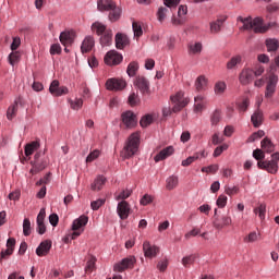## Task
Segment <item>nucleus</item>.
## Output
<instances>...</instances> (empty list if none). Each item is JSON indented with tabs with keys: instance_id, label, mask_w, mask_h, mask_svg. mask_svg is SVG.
<instances>
[{
	"instance_id": "nucleus-61",
	"label": "nucleus",
	"mask_w": 279,
	"mask_h": 279,
	"mask_svg": "<svg viewBox=\"0 0 279 279\" xmlns=\"http://www.w3.org/2000/svg\"><path fill=\"white\" fill-rule=\"evenodd\" d=\"M247 108H250V100L245 98L240 105L239 110L240 112H247Z\"/></svg>"
},
{
	"instance_id": "nucleus-32",
	"label": "nucleus",
	"mask_w": 279,
	"mask_h": 279,
	"mask_svg": "<svg viewBox=\"0 0 279 279\" xmlns=\"http://www.w3.org/2000/svg\"><path fill=\"white\" fill-rule=\"evenodd\" d=\"M59 40L64 46L72 45V43H73V33H71V32H62L60 34Z\"/></svg>"
},
{
	"instance_id": "nucleus-29",
	"label": "nucleus",
	"mask_w": 279,
	"mask_h": 279,
	"mask_svg": "<svg viewBox=\"0 0 279 279\" xmlns=\"http://www.w3.org/2000/svg\"><path fill=\"white\" fill-rule=\"evenodd\" d=\"M262 149L266 151V154H271L272 151L276 150V145L271 142L269 137H265L262 142Z\"/></svg>"
},
{
	"instance_id": "nucleus-52",
	"label": "nucleus",
	"mask_w": 279,
	"mask_h": 279,
	"mask_svg": "<svg viewBox=\"0 0 279 279\" xmlns=\"http://www.w3.org/2000/svg\"><path fill=\"white\" fill-rule=\"evenodd\" d=\"M216 204L218 206V208H226L227 204H228V196L221 194L218 196V199L216 201Z\"/></svg>"
},
{
	"instance_id": "nucleus-2",
	"label": "nucleus",
	"mask_w": 279,
	"mask_h": 279,
	"mask_svg": "<svg viewBox=\"0 0 279 279\" xmlns=\"http://www.w3.org/2000/svg\"><path fill=\"white\" fill-rule=\"evenodd\" d=\"M138 145H141V133L135 132L130 135L123 150L122 155L124 158H132L138 151Z\"/></svg>"
},
{
	"instance_id": "nucleus-16",
	"label": "nucleus",
	"mask_w": 279,
	"mask_h": 279,
	"mask_svg": "<svg viewBox=\"0 0 279 279\" xmlns=\"http://www.w3.org/2000/svg\"><path fill=\"white\" fill-rule=\"evenodd\" d=\"M108 90H123L125 88L126 83L123 80L118 78H109L106 83Z\"/></svg>"
},
{
	"instance_id": "nucleus-46",
	"label": "nucleus",
	"mask_w": 279,
	"mask_h": 279,
	"mask_svg": "<svg viewBox=\"0 0 279 279\" xmlns=\"http://www.w3.org/2000/svg\"><path fill=\"white\" fill-rule=\"evenodd\" d=\"M130 106H136L141 104V97L138 96V92H132L129 96Z\"/></svg>"
},
{
	"instance_id": "nucleus-14",
	"label": "nucleus",
	"mask_w": 279,
	"mask_h": 279,
	"mask_svg": "<svg viewBox=\"0 0 279 279\" xmlns=\"http://www.w3.org/2000/svg\"><path fill=\"white\" fill-rule=\"evenodd\" d=\"M49 93L53 95V97H62V95L69 94V88L61 86L58 80L51 82L49 87Z\"/></svg>"
},
{
	"instance_id": "nucleus-48",
	"label": "nucleus",
	"mask_w": 279,
	"mask_h": 279,
	"mask_svg": "<svg viewBox=\"0 0 279 279\" xmlns=\"http://www.w3.org/2000/svg\"><path fill=\"white\" fill-rule=\"evenodd\" d=\"M134 37L138 40L141 36H143V27L137 22H133L132 24Z\"/></svg>"
},
{
	"instance_id": "nucleus-10",
	"label": "nucleus",
	"mask_w": 279,
	"mask_h": 279,
	"mask_svg": "<svg viewBox=\"0 0 279 279\" xmlns=\"http://www.w3.org/2000/svg\"><path fill=\"white\" fill-rule=\"evenodd\" d=\"M136 263V257L130 256L122 259L120 263L113 266L114 271H119L120 274L125 271V269H132L134 264Z\"/></svg>"
},
{
	"instance_id": "nucleus-60",
	"label": "nucleus",
	"mask_w": 279,
	"mask_h": 279,
	"mask_svg": "<svg viewBox=\"0 0 279 279\" xmlns=\"http://www.w3.org/2000/svg\"><path fill=\"white\" fill-rule=\"evenodd\" d=\"M195 263V255H190L182 258V265L189 267Z\"/></svg>"
},
{
	"instance_id": "nucleus-8",
	"label": "nucleus",
	"mask_w": 279,
	"mask_h": 279,
	"mask_svg": "<svg viewBox=\"0 0 279 279\" xmlns=\"http://www.w3.org/2000/svg\"><path fill=\"white\" fill-rule=\"evenodd\" d=\"M123 62V56L117 52V50H110L105 56V63L109 66H117V64H121Z\"/></svg>"
},
{
	"instance_id": "nucleus-35",
	"label": "nucleus",
	"mask_w": 279,
	"mask_h": 279,
	"mask_svg": "<svg viewBox=\"0 0 279 279\" xmlns=\"http://www.w3.org/2000/svg\"><path fill=\"white\" fill-rule=\"evenodd\" d=\"M16 112H19V101L15 100L14 104L10 106L7 111V118L9 119V121H12V119L16 117Z\"/></svg>"
},
{
	"instance_id": "nucleus-20",
	"label": "nucleus",
	"mask_w": 279,
	"mask_h": 279,
	"mask_svg": "<svg viewBox=\"0 0 279 279\" xmlns=\"http://www.w3.org/2000/svg\"><path fill=\"white\" fill-rule=\"evenodd\" d=\"M51 250V241L46 240L36 248L37 256H47Z\"/></svg>"
},
{
	"instance_id": "nucleus-4",
	"label": "nucleus",
	"mask_w": 279,
	"mask_h": 279,
	"mask_svg": "<svg viewBox=\"0 0 279 279\" xmlns=\"http://www.w3.org/2000/svg\"><path fill=\"white\" fill-rule=\"evenodd\" d=\"M88 223V216H81L80 218H76L72 223V233L70 234L72 241H75L77 236L82 235V232H84V227Z\"/></svg>"
},
{
	"instance_id": "nucleus-31",
	"label": "nucleus",
	"mask_w": 279,
	"mask_h": 279,
	"mask_svg": "<svg viewBox=\"0 0 279 279\" xmlns=\"http://www.w3.org/2000/svg\"><path fill=\"white\" fill-rule=\"evenodd\" d=\"M106 184V178L104 175H98L92 183V191H101Z\"/></svg>"
},
{
	"instance_id": "nucleus-56",
	"label": "nucleus",
	"mask_w": 279,
	"mask_h": 279,
	"mask_svg": "<svg viewBox=\"0 0 279 279\" xmlns=\"http://www.w3.org/2000/svg\"><path fill=\"white\" fill-rule=\"evenodd\" d=\"M263 136H265V131L259 130L248 137V142L254 143V141H258V138H263Z\"/></svg>"
},
{
	"instance_id": "nucleus-27",
	"label": "nucleus",
	"mask_w": 279,
	"mask_h": 279,
	"mask_svg": "<svg viewBox=\"0 0 279 279\" xmlns=\"http://www.w3.org/2000/svg\"><path fill=\"white\" fill-rule=\"evenodd\" d=\"M195 88L197 93H202V90H206V88H208V78H206V76L204 75L198 76L195 82Z\"/></svg>"
},
{
	"instance_id": "nucleus-45",
	"label": "nucleus",
	"mask_w": 279,
	"mask_h": 279,
	"mask_svg": "<svg viewBox=\"0 0 279 279\" xmlns=\"http://www.w3.org/2000/svg\"><path fill=\"white\" fill-rule=\"evenodd\" d=\"M221 121V110L216 109L210 117L211 125H217Z\"/></svg>"
},
{
	"instance_id": "nucleus-15",
	"label": "nucleus",
	"mask_w": 279,
	"mask_h": 279,
	"mask_svg": "<svg viewBox=\"0 0 279 279\" xmlns=\"http://www.w3.org/2000/svg\"><path fill=\"white\" fill-rule=\"evenodd\" d=\"M132 208L130 207V203L128 201H121L118 203L117 213L120 219L125 220L130 217V211Z\"/></svg>"
},
{
	"instance_id": "nucleus-62",
	"label": "nucleus",
	"mask_w": 279,
	"mask_h": 279,
	"mask_svg": "<svg viewBox=\"0 0 279 279\" xmlns=\"http://www.w3.org/2000/svg\"><path fill=\"white\" fill-rule=\"evenodd\" d=\"M21 47V37H13V41L11 44V51H16Z\"/></svg>"
},
{
	"instance_id": "nucleus-47",
	"label": "nucleus",
	"mask_w": 279,
	"mask_h": 279,
	"mask_svg": "<svg viewBox=\"0 0 279 279\" xmlns=\"http://www.w3.org/2000/svg\"><path fill=\"white\" fill-rule=\"evenodd\" d=\"M258 236H260V234L256 233V231H252L244 236V243H256V241H258Z\"/></svg>"
},
{
	"instance_id": "nucleus-43",
	"label": "nucleus",
	"mask_w": 279,
	"mask_h": 279,
	"mask_svg": "<svg viewBox=\"0 0 279 279\" xmlns=\"http://www.w3.org/2000/svg\"><path fill=\"white\" fill-rule=\"evenodd\" d=\"M95 263H97V258L95 256H92L86 264L85 272L93 274L95 270Z\"/></svg>"
},
{
	"instance_id": "nucleus-57",
	"label": "nucleus",
	"mask_w": 279,
	"mask_h": 279,
	"mask_svg": "<svg viewBox=\"0 0 279 279\" xmlns=\"http://www.w3.org/2000/svg\"><path fill=\"white\" fill-rule=\"evenodd\" d=\"M227 149H228V144H222L216 147V149L214 150V158H219V156H221V154H223V151H226Z\"/></svg>"
},
{
	"instance_id": "nucleus-1",
	"label": "nucleus",
	"mask_w": 279,
	"mask_h": 279,
	"mask_svg": "<svg viewBox=\"0 0 279 279\" xmlns=\"http://www.w3.org/2000/svg\"><path fill=\"white\" fill-rule=\"evenodd\" d=\"M236 22L242 23V26L240 27L241 32H250L253 29L255 34H265L269 27H276L277 25L276 23H269L268 26H265L263 19H252V16H238Z\"/></svg>"
},
{
	"instance_id": "nucleus-40",
	"label": "nucleus",
	"mask_w": 279,
	"mask_h": 279,
	"mask_svg": "<svg viewBox=\"0 0 279 279\" xmlns=\"http://www.w3.org/2000/svg\"><path fill=\"white\" fill-rule=\"evenodd\" d=\"M69 104L72 110H81L84 106V100L82 98L69 99Z\"/></svg>"
},
{
	"instance_id": "nucleus-9",
	"label": "nucleus",
	"mask_w": 279,
	"mask_h": 279,
	"mask_svg": "<svg viewBox=\"0 0 279 279\" xmlns=\"http://www.w3.org/2000/svg\"><path fill=\"white\" fill-rule=\"evenodd\" d=\"M122 123L125 125L128 130H132V128H136L138 120L136 119V114L132 111H125L121 114Z\"/></svg>"
},
{
	"instance_id": "nucleus-18",
	"label": "nucleus",
	"mask_w": 279,
	"mask_h": 279,
	"mask_svg": "<svg viewBox=\"0 0 279 279\" xmlns=\"http://www.w3.org/2000/svg\"><path fill=\"white\" fill-rule=\"evenodd\" d=\"M263 121H265L263 110H255L254 113L251 116V122L253 123L254 128H260L263 125Z\"/></svg>"
},
{
	"instance_id": "nucleus-21",
	"label": "nucleus",
	"mask_w": 279,
	"mask_h": 279,
	"mask_svg": "<svg viewBox=\"0 0 279 279\" xmlns=\"http://www.w3.org/2000/svg\"><path fill=\"white\" fill-rule=\"evenodd\" d=\"M116 4L114 0H98L97 9L99 12H108L111 8H114Z\"/></svg>"
},
{
	"instance_id": "nucleus-37",
	"label": "nucleus",
	"mask_w": 279,
	"mask_h": 279,
	"mask_svg": "<svg viewBox=\"0 0 279 279\" xmlns=\"http://www.w3.org/2000/svg\"><path fill=\"white\" fill-rule=\"evenodd\" d=\"M227 88H228V85H226V82L218 81L214 86V92L216 95H223Z\"/></svg>"
},
{
	"instance_id": "nucleus-59",
	"label": "nucleus",
	"mask_w": 279,
	"mask_h": 279,
	"mask_svg": "<svg viewBox=\"0 0 279 279\" xmlns=\"http://www.w3.org/2000/svg\"><path fill=\"white\" fill-rule=\"evenodd\" d=\"M106 204V199L99 198L97 201H93L90 206L93 210H97L98 208H101Z\"/></svg>"
},
{
	"instance_id": "nucleus-63",
	"label": "nucleus",
	"mask_w": 279,
	"mask_h": 279,
	"mask_svg": "<svg viewBox=\"0 0 279 279\" xmlns=\"http://www.w3.org/2000/svg\"><path fill=\"white\" fill-rule=\"evenodd\" d=\"M167 267H169V260L167 259L160 260L157 264V269H159V271H167Z\"/></svg>"
},
{
	"instance_id": "nucleus-13",
	"label": "nucleus",
	"mask_w": 279,
	"mask_h": 279,
	"mask_svg": "<svg viewBox=\"0 0 279 279\" xmlns=\"http://www.w3.org/2000/svg\"><path fill=\"white\" fill-rule=\"evenodd\" d=\"M254 80V70L251 68H244L240 75H239V82L242 84V86H247L248 84H252Z\"/></svg>"
},
{
	"instance_id": "nucleus-33",
	"label": "nucleus",
	"mask_w": 279,
	"mask_h": 279,
	"mask_svg": "<svg viewBox=\"0 0 279 279\" xmlns=\"http://www.w3.org/2000/svg\"><path fill=\"white\" fill-rule=\"evenodd\" d=\"M179 180L177 175H171L166 180V189L167 191H173V189H178Z\"/></svg>"
},
{
	"instance_id": "nucleus-42",
	"label": "nucleus",
	"mask_w": 279,
	"mask_h": 279,
	"mask_svg": "<svg viewBox=\"0 0 279 279\" xmlns=\"http://www.w3.org/2000/svg\"><path fill=\"white\" fill-rule=\"evenodd\" d=\"M169 13L168 7H160L157 11V19L160 23L167 19V14Z\"/></svg>"
},
{
	"instance_id": "nucleus-50",
	"label": "nucleus",
	"mask_w": 279,
	"mask_h": 279,
	"mask_svg": "<svg viewBox=\"0 0 279 279\" xmlns=\"http://www.w3.org/2000/svg\"><path fill=\"white\" fill-rule=\"evenodd\" d=\"M255 215H258L259 219H265V213H267V206L260 204L257 208L254 209Z\"/></svg>"
},
{
	"instance_id": "nucleus-23",
	"label": "nucleus",
	"mask_w": 279,
	"mask_h": 279,
	"mask_svg": "<svg viewBox=\"0 0 279 279\" xmlns=\"http://www.w3.org/2000/svg\"><path fill=\"white\" fill-rule=\"evenodd\" d=\"M128 45H130V39L125 35L118 33L116 35L117 49H125V47H128Z\"/></svg>"
},
{
	"instance_id": "nucleus-24",
	"label": "nucleus",
	"mask_w": 279,
	"mask_h": 279,
	"mask_svg": "<svg viewBox=\"0 0 279 279\" xmlns=\"http://www.w3.org/2000/svg\"><path fill=\"white\" fill-rule=\"evenodd\" d=\"M194 111L202 112L206 110V98L203 95H198L194 98Z\"/></svg>"
},
{
	"instance_id": "nucleus-7",
	"label": "nucleus",
	"mask_w": 279,
	"mask_h": 279,
	"mask_svg": "<svg viewBox=\"0 0 279 279\" xmlns=\"http://www.w3.org/2000/svg\"><path fill=\"white\" fill-rule=\"evenodd\" d=\"M133 84L142 95H151L149 81L145 76H136Z\"/></svg>"
},
{
	"instance_id": "nucleus-51",
	"label": "nucleus",
	"mask_w": 279,
	"mask_h": 279,
	"mask_svg": "<svg viewBox=\"0 0 279 279\" xmlns=\"http://www.w3.org/2000/svg\"><path fill=\"white\" fill-rule=\"evenodd\" d=\"M132 195V190H123L118 196H116L117 202H120V199H122V202H125V199H128V197H130Z\"/></svg>"
},
{
	"instance_id": "nucleus-11",
	"label": "nucleus",
	"mask_w": 279,
	"mask_h": 279,
	"mask_svg": "<svg viewBox=\"0 0 279 279\" xmlns=\"http://www.w3.org/2000/svg\"><path fill=\"white\" fill-rule=\"evenodd\" d=\"M276 86H278V75L270 73L265 92V97H267V99L274 97V93H276Z\"/></svg>"
},
{
	"instance_id": "nucleus-53",
	"label": "nucleus",
	"mask_w": 279,
	"mask_h": 279,
	"mask_svg": "<svg viewBox=\"0 0 279 279\" xmlns=\"http://www.w3.org/2000/svg\"><path fill=\"white\" fill-rule=\"evenodd\" d=\"M253 158H255V160H258V162H263L265 158V151L260 148L255 149L253 151Z\"/></svg>"
},
{
	"instance_id": "nucleus-22",
	"label": "nucleus",
	"mask_w": 279,
	"mask_h": 279,
	"mask_svg": "<svg viewBox=\"0 0 279 279\" xmlns=\"http://www.w3.org/2000/svg\"><path fill=\"white\" fill-rule=\"evenodd\" d=\"M108 31H110V28H108V26L101 22H94L92 24V32L97 34V36H102V34H106Z\"/></svg>"
},
{
	"instance_id": "nucleus-34",
	"label": "nucleus",
	"mask_w": 279,
	"mask_h": 279,
	"mask_svg": "<svg viewBox=\"0 0 279 279\" xmlns=\"http://www.w3.org/2000/svg\"><path fill=\"white\" fill-rule=\"evenodd\" d=\"M267 51H278L279 48V41L276 38H268L265 41Z\"/></svg>"
},
{
	"instance_id": "nucleus-54",
	"label": "nucleus",
	"mask_w": 279,
	"mask_h": 279,
	"mask_svg": "<svg viewBox=\"0 0 279 279\" xmlns=\"http://www.w3.org/2000/svg\"><path fill=\"white\" fill-rule=\"evenodd\" d=\"M252 71L253 77H260V75L265 73V66L257 64L256 66H254V69H252Z\"/></svg>"
},
{
	"instance_id": "nucleus-38",
	"label": "nucleus",
	"mask_w": 279,
	"mask_h": 279,
	"mask_svg": "<svg viewBox=\"0 0 279 279\" xmlns=\"http://www.w3.org/2000/svg\"><path fill=\"white\" fill-rule=\"evenodd\" d=\"M223 25V20L218 19L215 22L210 23V32L211 34H219L221 32V26Z\"/></svg>"
},
{
	"instance_id": "nucleus-44",
	"label": "nucleus",
	"mask_w": 279,
	"mask_h": 279,
	"mask_svg": "<svg viewBox=\"0 0 279 279\" xmlns=\"http://www.w3.org/2000/svg\"><path fill=\"white\" fill-rule=\"evenodd\" d=\"M23 234L24 236H29L32 234V222L29 218H25L23 221Z\"/></svg>"
},
{
	"instance_id": "nucleus-12",
	"label": "nucleus",
	"mask_w": 279,
	"mask_h": 279,
	"mask_svg": "<svg viewBox=\"0 0 279 279\" xmlns=\"http://www.w3.org/2000/svg\"><path fill=\"white\" fill-rule=\"evenodd\" d=\"M143 252L146 258H156L160 254V247L151 245L149 241L143 243Z\"/></svg>"
},
{
	"instance_id": "nucleus-28",
	"label": "nucleus",
	"mask_w": 279,
	"mask_h": 279,
	"mask_svg": "<svg viewBox=\"0 0 279 279\" xmlns=\"http://www.w3.org/2000/svg\"><path fill=\"white\" fill-rule=\"evenodd\" d=\"M112 29L106 31L105 34L100 35L101 47H110L112 45Z\"/></svg>"
},
{
	"instance_id": "nucleus-3",
	"label": "nucleus",
	"mask_w": 279,
	"mask_h": 279,
	"mask_svg": "<svg viewBox=\"0 0 279 279\" xmlns=\"http://www.w3.org/2000/svg\"><path fill=\"white\" fill-rule=\"evenodd\" d=\"M278 162H279V153H274L271 155V160L258 161V169H263L268 173L276 174L278 173Z\"/></svg>"
},
{
	"instance_id": "nucleus-26",
	"label": "nucleus",
	"mask_w": 279,
	"mask_h": 279,
	"mask_svg": "<svg viewBox=\"0 0 279 279\" xmlns=\"http://www.w3.org/2000/svg\"><path fill=\"white\" fill-rule=\"evenodd\" d=\"M108 12H109V21L111 23H117V21L121 19V9L117 4H113V7L108 10Z\"/></svg>"
},
{
	"instance_id": "nucleus-64",
	"label": "nucleus",
	"mask_w": 279,
	"mask_h": 279,
	"mask_svg": "<svg viewBox=\"0 0 279 279\" xmlns=\"http://www.w3.org/2000/svg\"><path fill=\"white\" fill-rule=\"evenodd\" d=\"M202 232L201 229L194 228L192 229L190 232L185 233V239L189 240L191 239V236H197V234H199Z\"/></svg>"
},
{
	"instance_id": "nucleus-39",
	"label": "nucleus",
	"mask_w": 279,
	"mask_h": 279,
	"mask_svg": "<svg viewBox=\"0 0 279 279\" xmlns=\"http://www.w3.org/2000/svg\"><path fill=\"white\" fill-rule=\"evenodd\" d=\"M241 64V56H235L232 57L228 62H227V69L231 71L232 69H236V65Z\"/></svg>"
},
{
	"instance_id": "nucleus-58",
	"label": "nucleus",
	"mask_w": 279,
	"mask_h": 279,
	"mask_svg": "<svg viewBox=\"0 0 279 279\" xmlns=\"http://www.w3.org/2000/svg\"><path fill=\"white\" fill-rule=\"evenodd\" d=\"M151 202H154V196L149 194H145L140 201L142 206H148V204H151Z\"/></svg>"
},
{
	"instance_id": "nucleus-6",
	"label": "nucleus",
	"mask_w": 279,
	"mask_h": 279,
	"mask_svg": "<svg viewBox=\"0 0 279 279\" xmlns=\"http://www.w3.org/2000/svg\"><path fill=\"white\" fill-rule=\"evenodd\" d=\"M171 101L174 104L172 107V112H180L182 108H186L189 106V98H184V93L179 92L174 96H171Z\"/></svg>"
},
{
	"instance_id": "nucleus-36",
	"label": "nucleus",
	"mask_w": 279,
	"mask_h": 279,
	"mask_svg": "<svg viewBox=\"0 0 279 279\" xmlns=\"http://www.w3.org/2000/svg\"><path fill=\"white\" fill-rule=\"evenodd\" d=\"M8 60L11 66H14V64H19V62H21V52L12 50V52L8 57Z\"/></svg>"
},
{
	"instance_id": "nucleus-49",
	"label": "nucleus",
	"mask_w": 279,
	"mask_h": 279,
	"mask_svg": "<svg viewBox=\"0 0 279 279\" xmlns=\"http://www.w3.org/2000/svg\"><path fill=\"white\" fill-rule=\"evenodd\" d=\"M151 123H154V117H151V114L144 116L140 121L142 128H147V125H151Z\"/></svg>"
},
{
	"instance_id": "nucleus-17",
	"label": "nucleus",
	"mask_w": 279,
	"mask_h": 279,
	"mask_svg": "<svg viewBox=\"0 0 279 279\" xmlns=\"http://www.w3.org/2000/svg\"><path fill=\"white\" fill-rule=\"evenodd\" d=\"M173 151V146H168L163 148L154 157L155 162H161V160H167L169 156H172Z\"/></svg>"
},
{
	"instance_id": "nucleus-41",
	"label": "nucleus",
	"mask_w": 279,
	"mask_h": 279,
	"mask_svg": "<svg viewBox=\"0 0 279 279\" xmlns=\"http://www.w3.org/2000/svg\"><path fill=\"white\" fill-rule=\"evenodd\" d=\"M137 71H138L137 62L133 61L128 65L126 73H128L129 77H134V75H136Z\"/></svg>"
},
{
	"instance_id": "nucleus-30",
	"label": "nucleus",
	"mask_w": 279,
	"mask_h": 279,
	"mask_svg": "<svg viewBox=\"0 0 279 279\" xmlns=\"http://www.w3.org/2000/svg\"><path fill=\"white\" fill-rule=\"evenodd\" d=\"M202 43H192L187 46V51L190 56H199V53H202Z\"/></svg>"
},
{
	"instance_id": "nucleus-25",
	"label": "nucleus",
	"mask_w": 279,
	"mask_h": 279,
	"mask_svg": "<svg viewBox=\"0 0 279 279\" xmlns=\"http://www.w3.org/2000/svg\"><path fill=\"white\" fill-rule=\"evenodd\" d=\"M37 149H40V142L34 141L25 145L24 154L29 158V156H32L34 151H37Z\"/></svg>"
},
{
	"instance_id": "nucleus-5",
	"label": "nucleus",
	"mask_w": 279,
	"mask_h": 279,
	"mask_svg": "<svg viewBox=\"0 0 279 279\" xmlns=\"http://www.w3.org/2000/svg\"><path fill=\"white\" fill-rule=\"evenodd\" d=\"M214 228L216 230H223L228 226H232V217L228 215H217V209L214 210Z\"/></svg>"
},
{
	"instance_id": "nucleus-55",
	"label": "nucleus",
	"mask_w": 279,
	"mask_h": 279,
	"mask_svg": "<svg viewBox=\"0 0 279 279\" xmlns=\"http://www.w3.org/2000/svg\"><path fill=\"white\" fill-rule=\"evenodd\" d=\"M101 155V151H99V149H95L92 153H89V155L86 158V162H93L95 160H97V158Z\"/></svg>"
},
{
	"instance_id": "nucleus-19",
	"label": "nucleus",
	"mask_w": 279,
	"mask_h": 279,
	"mask_svg": "<svg viewBox=\"0 0 279 279\" xmlns=\"http://www.w3.org/2000/svg\"><path fill=\"white\" fill-rule=\"evenodd\" d=\"M94 47H95V37L87 36L82 43L81 51L82 53H88V51H92Z\"/></svg>"
}]
</instances>
